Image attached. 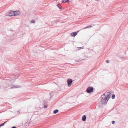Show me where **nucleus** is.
Instances as JSON below:
<instances>
[{"label": "nucleus", "mask_w": 128, "mask_h": 128, "mask_svg": "<svg viewBox=\"0 0 128 128\" xmlns=\"http://www.w3.org/2000/svg\"><path fill=\"white\" fill-rule=\"evenodd\" d=\"M111 96V93L107 92L104 93L101 96V101L102 104L106 103L109 99Z\"/></svg>", "instance_id": "nucleus-1"}, {"label": "nucleus", "mask_w": 128, "mask_h": 128, "mask_svg": "<svg viewBox=\"0 0 128 128\" xmlns=\"http://www.w3.org/2000/svg\"><path fill=\"white\" fill-rule=\"evenodd\" d=\"M14 11L10 10L6 14V16H14Z\"/></svg>", "instance_id": "nucleus-2"}, {"label": "nucleus", "mask_w": 128, "mask_h": 128, "mask_svg": "<svg viewBox=\"0 0 128 128\" xmlns=\"http://www.w3.org/2000/svg\"><path fill=\"white\" fill-rule=\"evenodd\" d=\"M94 88L91 86H89L86 90L87 93H90L92 92L94 90Z\"/></svg>", "instance_id": "nucleus-3"}, {"label": "nucleus", "mask_w": 128, "mask_h": 128, "mask_svg": "<svg viewBox=\"0 0 128 128\" xmlns=\"http://www.w3.org/2000/svg\"><path fill=\"white\" fill-rule=\"evenodd\" d=\"M72 82V80L71 79L69 78L67 80V82L69 87L71 85Z\"/></svg>", "instance_id": "nucleus-4"}, {"label": "nucleus", "mask_w": 128, "mask_h": 128, "mask_svg": "<svg viewBox=\"0 0 128 128\" xmlns=\"http://www.w3.org/2000/svg\"><path fill=\"white\" fill-rule=\"evenodd\" d=\"M79 31L78 30L77 31V32H73L70 34V36H72L75 37L77 34V33H78Z\"/></svg>", "instance_id": "nucleus-5"}, {"label": "nucleus", "mask_w": 128, "mask_h": 128, "mask_svg": "<svg viewBox=\"0 0 128 128\" xmlns=\"http://www.w3.org/2000/svg\"><path fill=\"white\" fill-rule=\"evenodd\" d=\"M14 16H19L20 15V12L18 10L14 11Z\"/></svg>", "instance_id": "nucleus-6"}, {"label": "nucleus", "mask_w": 128, "mask_h": 128, "mask_svg": "<svg viewBox=\"0 0 128 128\" xmlns=\"http://www.w3.org/2000/svg\"><path fill=\"white\" fill-rule=\"evenodd\" d=\"M20 86L16 85H14L12 86L11 87V88H19L20 87Z\"/></svg>", "instance_id": "nucleus-7"}, {"label": "nucleus", "mask_w": 128, "mask_h": 128, "mask_svg": "<svg viewBox=\"0 0 128 128\" xmlns=\"http://www.w3.org/2000/svg\"><path fill=\"white\" fill-rule=\"evenodd\" d=\"M86 119V115H84L82 116V120L83 121H85Z\"/></svg>", "instance_id": "nucleus-8"}, {"label": "nucleus", "mask_w": 128, "mask_h": 128, "mask_svg": "<svg viewBox=\"0 0 128 128\" xmlns=\"http://www.w3.org/2000/svg\"><path fill=\"white\" fill-rule=\"evenodd\" d=\"M70 1L68 0H62V3L69 2Z\"/></svg>", "instance_id": "nucleus-9"}, {"label": "nucleus", "mask_w": 128, "mask_h": 128, "mask_svg": "<svg viewBox=\"0 0 128 128\" xmlns=\"http://www.w3.org/2000/svg\"><path fill=\"white\" fill-rule=\"evenodd\" d=\"M92 26V25H91L88 26H87L86 27L83 28V29H85L87 28H91Z\"/></svg>", "instance_id": "nucleus-10"}, {"label": "nucleus", "mask_w": 128, "mask_h": 128, "mask_svg": "<svg viewBox=\"0 0 128 128\" xmlns=\"http://www.w3.org/2000/svg\"><path fill=\"white\" fill-rule=\"evenodd\" d=\"M58 112V110L56 109L53 112L54 114H56Z\"/></svg>", "instance_id": "nucleus-11"}, {"label": "nucleus", "mask_w": 128, "mask_h": 128, "mask_svg": "<svg viewBox=\"0 0 128 128\" xmlns=\"http://www.w3.org/2000/svg\"><path fill=\"white\" fill-rule=\"evenodd\" d=\"M58 7L60 9H62V7L60 4H58L57 5Z\"/></svg>", "instance_id": "nucleus-12"}, {"label": "nucleus", "mask_w": 128, "mask_h": 128, "mask_svg": "<svg viewBox=\"0 0 128 128\" xmlns=\"http://www.w3.org/2000/svg\"><path fill=\"white\" fill-rule=\"evenodd\" d=\"M6 122H4L2 124H1L0 125V126H4V124H5Z\"/></svg>", "instance_id": "nucleus-13"}, {"label": "nucleus", "mask_w": 128, "mask_h": 128, "mask_svg": "<svg viewBox=\"0 0 128 128\" xmlns=\"http://www.w3.org/2000/svg\"><path fill=\"white\" fill-rule=\"evenodd\" d=\"M35 22V21L34 20H32L30 22L32 23H34Z\"/></svg>", "instance_id": "nucleus-14"}, {"label": "nucleus", "mask_w": 128, "mask_h": 128, "mask_svg": "<svg viewBox=\"0 0 128 128\" xmlns=\"http://www.w3.org/2000/svg\"><path fill=\"white\" fill-rule=\"evenodd\" d=\"M115 97V95H113L112 96V99H114Z\"/></svg>", "instance_id": "nucleus-15"}, {"label": "nucleus", "mask_w": 128, "mask_h": 128, "mask_svg": "<svg viewBox=\"0 0 128 128\" xmlns=\"http://www.w3.org/2000/svg\"><path fill=\"white\" fill-rule=\"evenodd\" d=\"M47 106L46 105H44V108H47Z\"/></svg>", "instance_id": "nucleus-16"}, {"label": "nucleus", "mask_w": 128, "mask_h": 128, "mask_svg": "<svg viewBox=\"0 0 128 128\" xmlns=\"http://www.w3.org/2000/svg\"><path fill=\"white\" fill-rule=\"evenodd\" d=\"M106 62L107 63H109L110 62V61L108 60H107L106 61Z\"/></svg>", "instance_id": "nucleus-17"}, {"label": "nucleus", "mask_w": 128, "mask_h": 128, "mask_svg": "<svg viewBox=\"0 0 128 128\" xmlns=\"http://www.w3.org/2000/svg\"><path fill=\"white\" fill-rule=\"evenodd\" d=\"M115 123V122L114 121H112V124H114Z\"/></svg>", "instance_id": "nucleus-18"}, {"label": "nucleus", "mask_w": 128, "mask_h": 128, "mask_svg": "<svg viewBox=\"0 0 128 128\" xmlns=\"http://www.w3.org/2000/svg\"><path fill=\"white\" fill-rule=\"evenodd\" d=\"M80 61H82L80 60H78L77 61H76L77 62H79Z\"/></svg>", "instance_id": "nucleus-19"}, {"label": "nucleus", "mask_w": 128, "mask_h": 128, "mask_svg": "<svg viewBox=\"0 0 128 128\" xmlns=\"http://www.w3.org/2000/svg\"><path fill=\"white\" fill-rule=\"evenodd\" d=\"M84 48V47L83 46H82V47H80V48Z\"/></svg>", "instance_id": "nucleus-20"}, {"label": "nucleus", "mask_w": 128, "mask_h": 128, "mask_svg": "<svg viewBox=\"0 0 128 128\" xmlns=\"http://www.w3.org/2000/svg\"><path fill=\"white\" fill-rule=\"evenodd\" d=\"M12 128H16V126H14L12 127Z\"/></svg>", "instance_id": "nucleus-21"}, {"label": "nucleus", "mask_w": 128, "mask_h": 128, "mask_svg": "<svg viewBox=\"0 0 128 128\" xmlns=\"http://www.w3.org/2000/svg\"><path fill=\"white\" fill-rule=\"evenodd\" d=\"M50 96H52V93H50Z\"/></svg>", "instance_id": "nucleus-22"}, {"label": "nucleus", "mask_w": 128, "mask_h": 128, "mask_svg": "<svg viewBox=\"0 0 128 128\" xmlns=\"http://www.w3.org/2000/svg\"><path fill=\"white\" fill-rule=\"evenodd\" d=\"M82 60H84V59H82Z\"/></svg>", "instance_id": "nucleus-23"}, {"label": "nucleus", "mask_w": 128, "mask_h": 128, "mask_svg": "<svg viewBox=\"0 0 128 128\" xmlns=\"http://www.w3.org/2000/svg\"><path fill=\"white\" fill-rule=\"evenodd\" d=\"M1 126H0V127Z\"/></svg>", "instance_id": "nucleus-24"}]
</instances>
